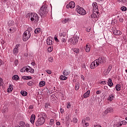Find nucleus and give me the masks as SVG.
I'll list each match as a JSON object with an SVG mask.
<instances>
[{
  "instance_id": "nucleus-1",
  "label": "nucleus",
  "mask_w": 127,
  "mask_h": 127,
  "mask_svg": "<svg viewBox=\"0 0 127 127\" xmlns=\"http://www.w3.org/2000/svg\"><path fill=\"white\" fill-rule=\"evenodd\" d=\"M38 118L37 121L35 122V125L37 127H40L45 123V119L47 118V116L45 113H41L38 115Z\"/></svg>"
},
{
  "instance_id": "nucleus-2",
  "label": "nucleus",
  "mask_w": 127,
  "mask_h": 127,
  "mask_svg": "<svg viewBox=\"0 0 127 127\" xmlns=\"http://www.w3.org/2000/svg\"><path fill=\"white\" fill-rule=\"evenodd\" d=\"M28 15L31 17L30 20L31 21H34L35 23H38L39 21V17L36 13H29Z\"/></svg>"
},
{
  "instance_id": "nucleus-3",
  "label": "nucleus",
  "mask_w": 127,
  "mask_h": 127,
  "mask_svg": "<svg viewBox=\"0 0 127 127\" xmlns=\"http://www.w3.org/2000/svg\"><path fill=\"white\" fill-rule=\"evenodd\" d=\"M48 13V9L47 7L45 5H43L39 11V14H40L41 17H43L44 16H46Z\"/></svg>"
},
{
  "instance_id": "nucleus-4",
  "label": "nucleus",
  "mask_w": 127,
  "mask_h": 127,
  "mask_svg": "<svg viewBox=\"0 0 127 127\" xmlns=\"http://www.w3.org/2000/svg\"><path fill=\"white\" fill-rule=\"evenodd\" d=\"M30 36H31V34L30 32L28 30L25 31L23 34V38L22 40L24 41H27V40L30 38Z\"/></svg>"
},
{
  "instance_id": "nucleus-5",
  "label": "nucleus",
  "mask_w": 127,
  "mask_h": 127,
  "mask_svg": "<svg viewBox=\"0 0 127 127\" xmlns=\"http://www.w3.org/2000/svg\"><path fill=\"white\" fill-rule=\"evenodd\" d=\"M76 7V10L79 14H81V15H85V14L87 13L86 10H85L83 7L80 6H77Z\"/></svg>"
},
{
  "instance_id": "nucleus-6",
  "label": "nucleus",
  "mask_w": 127,
  "mask_h": 127,
  "mask_svg": "<svg viewBox=\"0 0 127 127\" xmlns=\"http://www.w3.org/2000/svg\"><path fill=\"white\" fill-rule=\"evenodd\" d=\"M93 6V11H94V13H99V7L98 6V3L97 2H93L92 4Z\"/></svg>"
},
{
  "instance_id": "nucleus-7",
  "label": "nucleus",
  "mask_w": 127,
  "mask_h": 127,
  "mask_svg": "<svg viewBox=\"0 0 127 127\" xmlns=\"http://www.w3.org/2000/svg\"><path fill=\"white\" fill-rule=\"evenodd\" d=\"M60 39L63 42H66V32H63L59 34Z\"/></svg>"
},
{
  "instance_id": "nucleus-8",
  "label": "nucleus",
  "mask_w": 127,
  "mask_h": 127,
  "mask_svg": "<svg viewBox=\"0 0 127 127\" xmlns=\"http://www.w3.org/2000/svg\"><path fill=\"white\" fill-rule=\"evenodd\" d=\"M100 65V64L98 62V61L97 60H95L94 62H93L91 65H90V68L91 69H95L97 66H99Z\"/></svg>"
},
{
  "instance_id": "nucleus-9",
  "label": "nucleus",
  "mask_w": 127,
  "mask_h": 127,
  "mask_svg": "<svg viewBox=\"0 0 127 127\" xmlns=\"http://www.w3.org/2000/svg\"><path fill=\"white\" fill-rule=\"evenodd\" d=\"M97 61V62L100 64H104V63H106V58L104 57H99L98 59L96 60Z\"/></svg>"
},
{
  "instance_id": "nucleus-10",
  "label": "nucleus",
  "mask_w": 127,
  "mask_h": 127,
  "mask_svg": "<svg viewBox=\"0 0 127 127\" xmlns=\"http://www.w3.org/2000/svg\"><path fill=\"white\" fill-rule=\"evenodd\" d=\"M75 7V2L71 1L66 5V8H74Z\"/></svg>"
},
{
  "instance_id": "nucleus-11",
  "label": "nucleus",
  "mask_w": 127,
  "mask_h": 127,
  "mask_svg": "<svg viewBox=\"0 0 127 127\" xmlns=\"http://www.w3.org/2000/svg\"><path fill=\"white\" fill-rule=\"evenodd\" d=\"M69 41L70 42L71 44L75 45V44H76L77 42H78V39H76L74 37H72L69 40Z\"/></svg>"
},
{
  "instance_id": "nucleus-12",
  "label": "nucleus",
  "mask_w": 127,
  "mask_h": 127,
  "mask_svg": "<svg viewBox=\"0 0 127 127\" xmlns=\"http://www.w3.org/2000/svg\"><path fill=\"white\" fill-rule=\"evenodd\" d=\"M20 46V44L16 45L15 48L13 49V53L15 55H16L18 53V47Z\"/></svg>"
},
{
  "instance_id": "nucleus-13",
  "label": "nucleus",
  "mask_w": 127,
  "mask_h": 127,
  "mask_svg": "<svg viewBox=\"0 0 127 127\" xmlns=\"http://www.w3.org/2000/svg\"><path fill=\"white\" fill-rule=\"evenodd\" d=\"M113 34L114 35H121L122 32L120 30H117V29L114 30L113 31Z\"/></svg>"
},
{
  "instance_id": "nucleus-14",
  "label": "nucleus",
  "mask_w": 127,
  "mask_h": 127,
  "mask_svg": "<svg viewBox=\"0 0 127 127\" xmlns=\"http://www.w3.org/2000/svg\"><path fill=\"white\" fill-rule=\"evenodd\" d=\"M70 70L68 69H64L63 72V75L64 76H68L70 74Z\"/></svg>"
},
{
  "instance_id": "nucleus-15",
  "label": "nucleus",
  "mask_w": 127,
  "mask_h": 127,
  "mask_svg": "<svg viewBox=\"0 0 127 127\" xmlns=\"http://www.w3.org/2000/svg\"><path fill=\"white\" fill-rule=\"evenodd\" d=\"M114 98H115V95H114V94H111L109 95L108 100V101H110V102H112V101L114 100Z\"/></svg>"
},
{
  "instance_id": "nucleus-16",
  "label": "nucleus",
  "mask_w": 127,
  "mask_h": 127,
  "mask_svg": "<svg viewBox=\"0 0 127 127\" xmlns=\"http://www.w3.org/2000/svg\"><path fill=\"white\" fill-rule=\"evenodd\" d=\"M12 90H13V85H10L9 86V88L7 89V93H11L12 92Z\"/></svg>"
},
{
  "instance_id": "nucleus-17",
  "label": "nucleus",
  "mask_w": 127,
  "mask_h": 127,
  "mask_svg": "<svg viewBox=\"0 0 127 127\" xmlns=\"http://www.w3.org/2000/svg\"><path fill=\"white\" fill-rule=\"evenodd\" d=\"M47 44L48 45H52L53 44V42H52V39L48 38L47 39Z\"/></svg>"
},
{
  "instance_id": "nucleus-18",
  "label": "nucleus",
  "mask_w": 127,
  "mask_h": 127,
  "mask_svg": "<svg viewBox=\"0 0 127 127\" xmlns=\"http://www.w3.org/2000/svg\"><path fill=\"white\" fill-rule=\"evenodd\" d=\"M34 121H35V115L34 114H32L30 118V122L31 124H34Z\"/></svg>"
},
{
  "instance_id": "nucleus-19",
  "label": "nucleus",
  "mask_w": 127,
  "mask_h": 127,
  "mask_svg": "<svg viewBox=\"0 0 127 127\" xmlns=\"http://www.w3.org/2000/svg\"><path fill=\"white\" fill-rule=\"evenodd\" d=\"M90 90H88L86 93H85L83 95V98H88V97H90Z\"/></svg>"
},
{
  "instance_id": "nucleus-20",
  "label": "nucleus",
  "mask_w": 127,
  "mask_h": 127,
  "mask_svg": "<svg viewBox=\"0 0 127 127\" xmlns=\"http://www.w3.org/2000/svg\"><path fill=\"white\" fill-rule=\"evenodd\" d=\"M112 112H113V109H112V108H109L105 110V114L107 115L109 114V113H112Z\"/></svg>"
},
{
  "instance_id": "nucleus-21",
  "label": "nucleus",
  "mask_w": 127,
  "mask_h": 127,
  "mask_svg": "<svg viewBox=\"0 0 127 127\" xmlns=\"http://www.w3.org/2000/svg\"><path fill=\"white\" fill-rule=\"evenodd\" d=\"M41 32V28H37L34 31V33L35 34H39Z\"/></svg>"
},
{
  "instance_id": "nucleus-22",
  "label": "nucleus",
  "mask_w": 127,
  "mask_h": 127,
  "mask_svg": "<svg viewBox=\"0 0 127 127\" xmlns=\"http://www.w3.org/2000/svg\"><path fill=\"white\" fill-rule=\"evenodd\" d=\"M97 14H99V13H96V12H94V11H93V14H91V17L92 18H96V17H98Z\"/></svg>"
},
{
  "instance_id": "nucleus-23",
  "label": "nucleus",
  "mask_w": 127,
  "mask_h": 127,
  "mask_svg": "<svg viewBox=\"0 0 127 127\" xmlns=\"http://www.w3.org/2000/svg\"><path fill=\"white\" fill-rule=\"evenodd\" d=\"M107 83H108V86H109V87H112L113 86V85H114V83H113V82H112V79H111V78H109Z\"/></svg>"
},
{
  "instance_id": "nucleus-24",
  "label": "nucleus",
  "mask_w": 127,
  "mask_h": 127,
  "mask_svg": "<svg viewBox=\"0 0 127 127\" xmlns=\"http://www.w3.org/2000/svg\"><path fill=\"white\" fill-rule=\"evenodd\" d=\"M23 80H31L32 77L31 76H24L22 77Z\"/></svg>"
},
{
  "instance_id": "nucleus-25",
  "label": "nucleus",
  "mask_w": 127,
  "mask_h": 127,
  "mask_svg": "<svg viewBox=\"0 0 127 127\" xmlns=\"http://www.w3.org/2000/svg\"><path fill=\"white\" fill-rule=\"evenodd\" d=\"M90 50H91V48L90 47V45H86V48H85L86 52H90Z\"/></svg>"
},
{
  "instance_id": "nucleus-26",
  "label": "nucleus",
  "mask_w": 127,
  "mask_h": 127,
  "mask_svg": "<svg viewBox=\"0 0 127 127\" xmlns=\"http://www.w3.org/2000/svg\"><path fill=\"white\" fill-rule=\"evenodd\" d=\"M69 21H71V19L70 18H65L63 21V23H67V22H69Z\"/></svg>"
},
{
  "instance_id": "nucleus-27",
  "label": "nucleus",
  "mask_w": 127,
  "mask_h": 127,
  "mask_svg": "<svg viewBox=\"0 0 127 127\" xmlns=\"http://www.w3.org/2000/svg\"><path fill=\"white\" fill-rule=\"evenodd\" d=\"M12 79L13 80H15V81H17L19 80V76H18V75H14L12 76Z\"/></svg>"
},
{
  "instance_id": "nucleus-28",
  "label": "nucleus",
  "mask_w": 127,
  "mask_h": 127,
  "mask_svg": "<svg viewBox=\"0 0 127 127\" xmlns=\"http://www.w3.org/2000/svg\"><path fill=\"white\" fill-rule=\"evenodd\" d=\"M20 93L21 94L22 96H23V97L27 96V92L25 91H21Z\"/></svg>"
},
{
  "instance_id": "nucleus-29",
  "label": "nucleus",
  "mask_w": 127,
  "mask_h": 127,
  "mask_svg": "<svg viewBox=\"0 0 127 127\" xmlns=\"http://www.w3.org/2000/svg\"><path fill=\"white\" fill-rule=\"evenodd\" d=\"M80 88V83H76L75 86V89L76 91H78Z\"/></svg>"
},
{
  "instance_id": "nucleus-30",
  "label": "nucleus",
  "mask_w": 127,
  "mask_h": 127,
  "mask_svg": "<svg viewBox=\"0 0 127 127\" xmlns=\"http://www.w3.org/2000/svg\"><path fill=\"white\" fill-rule=\"evenodd\" d=\"M115 88L116 89V91H121V85L117 84Z\"/></svg>"
},
{
  "instance_id": "nucleus-31",
  "label": "nucleus",
  "mask_w": 127,
  "mask_h": 127,
  "mask_svg": "<svg viewBox=\"0 0 127 127\" xmlns=\"http://www.w3.org/2000/svg\"><path fill=\"white\" fill-rule=\"evenodd\" d=\"M65 76H66V75H61V80L62 81H64V80H67V79H68V78Z\"/></svg>"
},
{
  "instance_id": "nucleus-32",
  "label": "nucleus",
  "mask_w": 127,
  "mask_h": 127,
  "mask_svg": "<svg viewBox=\"0 0 127 127\" xmlns=\"http://www.w3.org/2000/svg\"><path fill=\"white\" fill-rule=\"evenodd\" d=\"M111 70H112V66H109L107 68V70L105 75H108V74L111 72Z\"/></svg>"
},
{
  "instance_id": "nucleus-33",
  "label": "nucleus",
  "mask_w": 127,
  "mask_h": 127,
  "mask_svg": "<svg viewBox=\"0 0 127 127\" xmlns=\"http://www.w3.org/2000/svg\"><path fill=\"white\" fill-rule=\"evenodd\" d=\"M118 2L122 3V4H125L127 2V0H117Z\"/></svg>"
},
{
  "instance_id": "nucleus-34",
  "label": "nucleus",
  "mask_w": 127,
  "mask_h": 127,
  "mask_svg": "<svg viewBox=\"0 0 127 127\" xmlns=\"http://www.w3.org/2000/svg\"><path fill=\"white\" fill-rule=\"evenodd\" d=\"M40 87H43V86H45V81H42L39 83Z\"/></svg>"
},
{
  "instance_id": "nucleus-35",
  "label": "nucleus",
  "mask_w": 127,
  "mask_h": 127,
  "mask_svg": "<svg viewBox=\"0 0 127 127\" xmlns=\"http://www.w3.org/2000/svg\"><path fill=\"white\" fill-rule=\"evenodd\" d=\"M27 85L28 86H30V87H31V86H33L34 85V82H33V81H29L27 83Z\"/></svg>"
},
{
  "instance_id": "nucleus-36",
  "label": "nucleus",
  "mask_w": 127,
  "mask_h": 127,
  "mask_svg": "<svg viewBox=\"0 0 127 127\" xmlns=\"http://www.w3.org/2000/svg\"><path fill=\"white\" fill-rule=\"evenodd\" d=\"M73 52H75V53L78 54L79 52V49L74 48L73 49Z\"/></svg>"
},
{
  "instance_id": "nucleus-37",
  "label": "nucleus",
  "mask_w": 127,
  "mask_h": 127,
  "mask_svg": "<svg viewBox=\"0 0 127 127\" xmlns=\"http://www.w3.org/2000/svg\"><path fill=\"white\" fill-rule=\"evenodd\" d=\"M30 69H31V67L29 66H27L26 67V68L25 67V70L27 72H29Z\"/></svg>"
},
{
  "instance_id": "nucleus-38",
  "label": "nucleus",
  "mask_w": 127,
  "mask_h": 127,
  "mask_svg": "<svg viewBox=\"0 0 127 127\" xmlns=\"http://www.w3.org/2000/svg\"><path fill=\"white\" fill-rule=\"evenodd\" d=\"M122 11H127V7L124 6L121 7Z\"/></svg>"
},
{
  "instance_id": "nucleus-39",
  "label": "nucleus",
  "mask_w": 127,
  "mask_h": 127,
  "mask_svg": "<svg viewBox=\"0 0 127 127\" xmlns=\"http://www.w3.org/2000/svg\"><path fill=\"white\" fill-rule=\"evenodd\" d=\"M65 121H66V122H68V121H69L70 118H69V115H65Z\"/></svg>"
},
{
  "instance_id": "nucleus-40",
  "label": "nucleus",
  "mask_w": 127,
  "mask_h": 127,
  "mask_svg": "<svg viewBox=\"0 0 127 127\" xmlns=\"http://www.w3.org/2000/svg\"><path fill=\"white\" fill-rule=\"evenodd\" d=\"M52 50H53V48H52V47H49L48 48V52L50 53V52H52Z\"/></svg>"
},
{
  "instance_id": "nucleus-41",
  "label": "nucleus",
  "mask_w": 127,
  "mask_h": 127,
  "mask_svg": "<svg viewBox=\"0 0 127 127\" xmlns=\"http://www.w3.org/2000/svg\"><path fill=\"white\" fill-rule=\"evenodd\" d=\"M50 107V105L48 103H46L45 105V109H48Z\"/></svg>"
},
{
  "instance_id": "nucleus-42",
  "label": "nucleus",
  "mask_w": 127,
  "mask_h": 127,
  "mask_svg": "<svg viewBox=\"0 0 127 127\" xmlns=\"http://www.w3.org/2000/svg\"><path fill=\"white\" fill-rule=\"evenodd\" d=\"M3 84V82L2 81V78H0V87L2 86Z\"/></svg>"
},
{
  "instance_id": "nucleus-43",
  "label": "nucleus",
  "mask_w": 127,
  "mask_h": 127,
  "mask_svg": "<svg viewBox=\"0 0 127 127\" xmlns=\"http://www.w3.org/2000/svg\"><path fill=\"white\" fill-rule=\"evenodd\" d=\"M49 62H51V63H52V62H53V58L50 57L49 58Z\"/></svg>"
},
{
  "instance_id": "nucleus-44",
  "label": "nucleus",
  "mask_w": 127,
  "mask_h": 127,
  "mask_svg": "<svg viewBox=\"0 0 127 127\" xmlns=\"http://www.w3.org/2000/svg\"><path fill=\"white\" fill-rule=\"evenodd\" d=\"M116 124L117 125V127H122V126H123L122 123H116Z\"/></svg>"
},
{
  "instance_id": "nucleus-45",
  "label": "nucleus",
  "mask_w": 127,
  "mask_h": 127,
  "mask_svg": "<svg viewBox=\"0 0 127 127\" xmlns=\"http://www.w3.org/2000/svg\"><path fill=\"white\" fill-rule=\"evenodd\" d=\"M53 124H54V120L51 119L50 122V125H51V126H52V125H53Z\"/></svg>"
},
{
  "instance_id": "nucleus-46",
  "label": "nucleus",
  "mask_w": 127,
  "mask_h": 127,
  "mask_svg": "<svg viewBox=\"0 0 127 127\" xmlns=\"http://www.w3.org/2000/svg\"><path fill=\"white\" fill-rule=\"evenodd\" d=\"M73 123H74V124H76L78 122V119H77V118H74L73 119Z\"/></svg>"
},
{
  "instance_id": "nucleus-47",
  "label": "nucleus",
  "mask_w": 127,
  "mask_h": 127,
  "mask_svg": "<svg viewBox=\"0 0 127 127\" xmlns=\"http://www.w3.org/2000/svg\"><path fill=\"white\" fill-rule=\"evenodd\" d=\"M25 71H26L25 67H23L20 70V72H21L22 73H24V72H25Z\"/></svg>"
},
{
  "instance_id": "nucleus-48",
  "label": "nucleus",
  "mask_w": 127,
  "mask_h": 127,
  "mask_svg": "<svg viewBox=\"0 0 127 127\" xmlns=\"http://www.w3.org/2000/svg\"><path fill=\"white\" fill-rule=\"evenodd\" d=\"M13 30H14L13 28H10L9 31H8V33H12L13 32Z\"/></svg>"
},
{
  "instance_id": "nucleus-49",
  "label": "nucleus",
  "mask_w": 127,
  "mask_h": 127,
  "mask_svg": "<svg viewBox=\"0 0 127 127\" xmlns=\"http://www.w3.org/2000/svg\"><path fill=\"white\" fill-rule=\"evenodd\" d=\"M100 84H102V85H106L107 84V81H102L100 82Z\"/></svg>"
},
{
  "instance_id": "nucleus-50",
  "label": "nucleus",
  "mask_w": 127,
  "mask_h": 127,
  "mask_svg": "<svg viewBox=\"0 0 127 127\" xmlns=\"http://www.w3.org/2000/svg\"><path fill=\"white\" fill-rule=\"evenodd\" d=\"M30 73H31L32 74L34 73V69H32V68H31V69H30L29 70Z\"/></svg>"
},
{
  "instance_id": "nucleus-51",
  "label": "nucleus",
  "mask_w": 127,
  "mask_h": 127,
  "mask_svg": "<svg viewBox=\"0 0 127 127\" xmlns=\"http://www.w3.org/2000/svg\"><path fill=\"white\" fill-rule=\"evenodd\" d=\"M46 72H47V73H48V74H51V70H49V69H47V70H46Z\"/></svg>"
},
{
  "instance_id": "nucleus-52",
  "label": "nucleus",
  "mask_w": 127,
  "mask_h": 127,
  "mask_svg": "<svg viewBox=\"0 0 127 127\" xmlns=\"http://www.w3.org/2000/svg\"><path fill=\"white\" fill-rule=\"evenodd\" d=\"M96 93L97 95H100V94H101L102 93V91L98 90L96 91Z\"/></svg>"
},
{
  "instance_id": "nucleus-53",
  "label": "nucleus",
  "mask_w": 127,
  "mask_h": 127,
  "mask_svg": "<svg viewBox=\"0 0 127 127\" xmlns=\"http://www.w3.org/2000/svg\"><path fill=\"white\" fill-rule=\"evenodd\" d=\"M55 40L56 41V42H59V40H58V38H57L56 36H55Z\"/></svg>"
},
{
  "instance_id": "nucleus-54",
  "label": "nucleus",
  "mask_w": 127,
  "mask_h": 127,
  "mask_svg": "<svg viewBox=\"0 0 127 127\" xmlns=\"http://www.w3.org/2000/svg\"><path fill=\"white\" fill-rule=\"evenodd\" d=\"M60 112L62 114H64V109L61 108L60 109Z\"/></svg>"
},
{
  "instance_id": "nucleus-55",
  "label": "nucleus",
  "mask_w": 127,
  "mask_h": 127,
  "mask_svg": "<svg viewBox=\"0 0 127 127\" xmlns=\"http://www.w3.org/2000/svg\"><path fill=\"white\" fill-rule=\"evenodd\" d=\"M119 21H120V22H124V18H120L119 19Z\"/></svg>"
},
{
  "instance_id": "nucleus-56",
  "label": "nucleus",
  "mask_w": 127,
  "mask_h": 127,
  "mask_svg": "<svg viewBox=\"0 0 127 127\" xmlns=\"http://www.w3.org/2000/svg\"><path fill=\"white\" fill-rule=\"evenodd\" d=\"M9 24H13V20L9 21Z\"/></svg>"
},
{
  "instance_id": "nucleus-57",
  "label": "nucleus",
  "mask_w": 127,
  "mask_h": 127,
  "mask_svg": "<svg viewBox=\"0 0 127 127\" xmlns=\"http://www.w3.org/2000/svg\"><path fill=\"white\" fill-rule=\"evenodd\" d=\"M90 120L91 119L89 117H86L85 119V121H90Z\"/></svg>"
},
{
  "instance_id": "nucleus-58",
  "label": "nucleus",
  "mask_w": 127,
  "mask_h": 127,
  "mask_svg": "<svg viewBox=\"0 0 127 127\" xmlns=\"http://www.w3.org/2000/svg\"><path fill=\"white\" fill-rule=\"evenodd\" d=\"M70 107H71V105H70V103H68L67 105V108L69 109V108H70Z\"/></svg>"
},
{
  "instance_id": "nucleus-59",
  "label": "nucleus",
  "mask_w": 127,
  "mask_h": 127,
  "mask_svg": "<svg viewBox=\"0 0 127 127\" xmlns=\"http://www.w3.org/2000/svg\"><path fill=\"white\" fill-rule=\"evenodd\" d=\"M122 124V125H126L127 124V121H123V123Z\"/></svg>"
},
{
  "instance_id": "nucleus-60",
  "label": "nucleus",
  "mask_w": 127,
  "mask_h": 127,
  "mask_svg": "<svg viewBox=\"0 0 127 127\" xmlns=\"http://www.w3.org/2000/svg\"><path fill=\"white\" fill-rule=\"evenodd\" d=\"M74 38H75L76 39H78V40H79V36L76 35L75 37H74Z\"/></svg>"
},
{
  "instance_id": "nucleus-61",
  "label": "nucleus",
  "mask_w": 127,
  "mask_h": 127,
  "mask_svg": "<svg viewBox=\"0 0 127 127\" xmlns=\"http://www.w3.org/2000/svg\"><path fill=\"white\" fill-rule=\"evenodd\" d=\"M31 65H32L33 66H35L36 64L35 62H32L31 63Z\"/></svg>"
},
{
  "instance_id": "nucleus-62",
  "label": "nucleus",
  "mask_w": 127,
  "mask_h": 127,
  "mask_svg": "<svg viewBox=\"0 0 127 127\" xmlns=\"http://www.w3.org/2000/svg\"><path fill=\"white\" fill-rule=\"evenodd\" d=\"M85 127H89V123H85Z\"/></svg>"
},
{
  "instance_id": "nucleus-63",
  "label": "nucleus",
  "mask_w": 127,
  "mask_h": 127,
  "mask_svg": "<svg viewBox=\"0 0 127 127\" xmlns=\"http://www.w3.org/2000/svg\"><path fill=\"white\" fill-rule=\"evenodd\" d=\"M29 109H33V105H30Z\"/></svg>"
},
{
  "instance_id": "nucleus-64",
  "label": "nucleus",
  "mask_w": 127,
  "mask_h": 127,
  "mask_svg": "<svg viewBox=\"0 0 127 127\" xmlns=\"http://www.w3.org/2000/svg\"><path fill=\"white\" fill-rule=\"evenodd\" d=\"M95 127H102V126H100V125H94Z\"/></svg>"
}]
</instances>
